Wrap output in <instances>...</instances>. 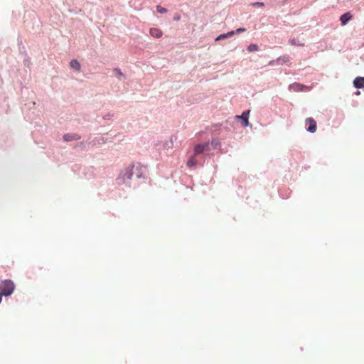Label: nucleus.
Here are the masks:
<instances>
[{
    "label": "nucleus",
    "mask_w": 364,
    "mask_h": 364,
    "mask_svg": "<svg viewBox=\"0 0 364 364\" xmlns=\"http://www.w3.org/2000/svg\"><path fill=\"white\" fill-rule=\"evenodd\" d=\"M70 65L72 68L77 71L80 70V64L77 60H72L70 63Z\"/></svg>",
    "instance_id": "ddd939ff"
},
{
    "label": "nucleus",
    "mask_w": 364,
    "mask_h": 364,
    "mask_svg": "<svg viewBox=\"0 0 364 364\" xmlns=\"http://www.w3.org/2000/svg\"><path fill=\"white\" fill-rule=\"evenodd\" d=\"M289 43L292 46H304V39L300 40L299 38L292 37L289 40Z\"/></svg>",
    "instance_id": "423d86ee"
},
{
    "label": "nucleus",
    "mask_w": 364,
    "mask_h": 364,
    "mask_svg": "<svg viewBox=\"0 0 364 364\" xmlns=\"http://www.w3.org/2000/svg\"><path fill=\"white\" fill-rule=\"evenodd\" d=\"M353 85L356 88L364 87V77H357L353 81Z\"/></svg>",
    "instance_id": "9b49d317"
},
{
    "label": "nucleus",
    "mask_w": 364,
    "mask_h": 364,
    "mask_svg": "<svg viewBox=\"0 0 364 364\" xmlns=\"http://www.w3.org/2000/svg\"><path fill=\"white\" fill-rule=\"evenodd\" d=\"M245 31H246V29L245 28H240L237 29L236 31H235V33H240Z\"/></svg>",
    "instance_id": "a211bd4d"
},
{
    "label": "nucleus",
    "mask_w": 364,
    "mask_h": 364,
    "mask_svg": "<svg viewBox=\"0 0 364 364\" xmlns=\"http://www.w3.org/2000/svg\"><path fill=\"white\" fill-rule=\"evenodd\" d=\"M149 33L151 36L156 38H159L163 34L162 31L157 28H150Z\"/></svg>",
    "instance_id": "6e6552de"
},
{
    "label": "nucleus",
    "mask_w": 364,
    "mask_h": 364,
    "mask_svg": "<svg viewBox=\"0 0 364 364\" xmlns=\"http://www.w3.org/2000/svg\"><path fill=\"white\" fill-rule=\"evenodd\" d=\"M234 34H235V31H230V32H228L227 33L220 34V36H218L216 38L215 41H219V40H222V39L226 38L228 37H231Z\"/></svg>",
    "instance_id": "f8f14e48"
},
{
    "label": "nucleus",
    "mask_w": 364,
    "mask_h": 364,
    "mask_svg": "<svg viewBox=\"0 0 364 364\" xmlns=\"http://www.w3.org/2000/svg\"><path fill=\"white\" fill-rule=\"evenodd\" d=\"M356 95H360V92H359V91H358V92H356Z\"/></svg>",
    "instance_id": "412c9836"
},
{
    "label": "nucleus",
    "mask_w": 364,
    "mask_h": 364,
    "mask_svg": "<svg viewBox=\"0 0 364 364\" xmlns=\"http://www.w3.org/2000/svg\"><path fill=\"white\" fill-rule=\"evenodd\" d=\"M250 111L244 112L242 115L237 116V118H240L242 120V126L243 127H247L249 125V121H248V115H249Z\"/></svg>",
    "instance_id": "0eeeda50"
},
{
    "label": "nucleus",
    "mask_w": 364,
    "mask_h": 364,
    "mask_svg": "<svg viewBox=\"0 0 364 364\" xmlns=\"http://www.w3.org/2000/svg\"><path fill=\"white\" fill-rule=\"evenodd\" d=\"M196 163H197V161L195 159V157L194 156H191L190 158V159L187 161V166L188 167H193V166H194L196 164Z\"/></svg>",
    "instance_id": "4468645a"
},
{
    "label": "nucleus",
    "mask_w": 364,
    "mask_h": 364,
    "mask_svg": "<svg viewBox=\"0 0 364 364\" xmlns=\"http://www.w3.org/2000/svg\"><path fill=\"white\" fill-rule=\"evenodd\" d=\"M209 144L205 143L204 144H197L194 149V154H199L204 151V150L208 146Z\"/></svg>",
    "instance_id": "1a4fd4ad"
},
{
    "label": "nucleus",
    "mask_w": 364,
    "mask_h": 364,
    "mask_svg": "<svg viewBox=\"0 0 364 364\" xmlns=\"http://www.w3.org/2000/svg\"><path fill=\"white\" fill-rule=\"evenodd\" d=\"M251 5L252 6H260V7H262L264 6L263 2H255V3H252Z\"/></svg>",
    "instance_id": "f3484780"
},
{
    "label": "nucleus",
    "mask_w": 364,
    "mask_h": 364,
    "mask_svg": "<svg viewBox=\"0 0 364 364\" xmlns=\"http://www.w3.org/2000/svg\"><path fill=\"white\" fill-rule=\"evenodd\" d=\"M156 10L160 14H165L167 12V9L161 6H156Z\"/></svg>",
    "instance_id": "dca6fc26"
},
{
    "label": "nucleus",
    "mask_w": 364,
    "mask_h": 364,
    "mask_svg": "<svg viewBox=\"0 0 364 364\" xmlns=\"http://www.w3.org/2000/svg\"><path fill=\"white\" fill-rule=\"evenodd\" d=\"M142 167L141 166H130L126 168L124 172L122 173V177L119 178L123 183L125 182L126 180H130L132 177V175L136 173L138 177H140L141 175V169Z\"/></svg>",
    "instance_id": "f257e3e1"
},
{
    "label": "nucleus",
    "mask_w": 364,
    "mask_h": 364,
    "mask_svg": "<svg viewBox=\"0 0 364 364\" xmlns=\"http://www.w3.org/2000/svg\"><path fill=\"white\" fill-rule=\"evenodd\" d=\"M259 50V47L257 44H250L248 47H247V50L249 52H254V51H257Z\"/></svg>",
    "instance_id": "2eb2a0df"
},
{
    "label": "nucleus",
    "mask_w": 364,
    "mask_h": 364,
    "mask_svg": "<svg viewBox=\"0 0 364 364\" xmlns=\"http://www.w3.org/2000/svg\"><path fill=\"white\" fill-rule=\"evenodd\" d=\"M80 136L77 134H67L63 136V139L65 141H71L74 140H79Z\"/></svg>",
    "instance_id": "9d476101"
},
{
    "label": "nucleus",
    "mask_w": 364,
    "mask_h": 364,
    "mask_svg": "<svg viewBox=\"0 0 364 364\" xmlns=\"http://www.w3.org/2000/svg\"><path fill=\"white\" fill-rule=\"evenodd\" d=\"M15 285L10 279H5L0 284V294L2 296H10L14 291Z\"/></svg>",
    "instance_id": "f03ea898"
},
{
    "label": "nucleus",
    "mask_w": 364,
    "mask_h": 364,
    "mask_svg": "<svg viewBox=\"0 0 364 364\" xmlns=\"http://www.w3.org/2000/svg\"><path fill=\"white\" fill-rule=\"evenodd\" d=\"M305 122L306 125H309V127L307 128L309 132L314 133L316 131V122L313 118H307Z\"/></svg>",
    "instance_id": "20e7f679"
},
{
    "label": "nucleus",
    "mask_w": 364,
    "mask_h": 364,
    "mask_svg": "<svg viewBox=\"0 0 364 364\" xmlns=\"http://www.w3.org/2000/svg\"><path fill=\"white\" fill-rule=\"evenodd\" d=\"M174 20H175V21H178V20H179V17H175V18H174Z\"/></svg>",
    "instance_id": "aec40b11"
},
{
    "label": "nucleus",
    "mask_w": 364,
    "mask_h": 364,
    "mask_svg": "<svg viewBox=\"0 0 364 364\" xmlns=\"http://www.w3.org/2000/svg\"><path fill=\"white\" fill-rule=\"evenodd\" d=\"M274 63L277 65L289 64L290 63V58L289 55L279 57L275 60L270 61L269 65H274Z\"/></svg>",
    "instance_id": "7ed1b4c3"
},
{
    "label": "nucleus",
    "mask_w": 364,
    "mask_h": 364,
    "mask_svg": "<svg viewBox=\"0 0 364 364\" xmlns=\"http://www.w3.org/2000/svg\"><path fill=\"white\" fill-rule=\"evenodd\" d=\"M114 71H115V72H117V73L119 75H120V76H122V75H123V74H122V73L121 72V70H119V69H115V70H114Z\"/></svg>",
    "instance_id": "6ab92c4d"
},
{
    "label": "nucleus",
    "mask_w": 364,
    "mask_h": 364,
    "mask_svg": "<svg viewBox=\"0 0 364 364\" xmlns=\"http://www.w3.org/2000/svg\"><path fill=\"white\" fill-rule=\"evenodd\" d=\"M353 18L352 14L350 12H346L341 16L340 20L341 21V24L345 26L348 23V22L351 20Z\"/></svg>",
    "instance_id": "39448f33"
}]
</instances>
